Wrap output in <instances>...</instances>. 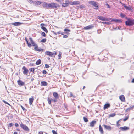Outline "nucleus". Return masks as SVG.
I'll list each match as a JSON object with an SVG mask.
<instances>
[{
    "label": "nucleus",
    "mask_w": 134,
    "mask_h": 134,
    "mask_svg": "<svg viewBox=\"0 0 134 134\" xmlns=\"http://www.w3.org/2000/svg\"><path fill=\"white\" fill-rule=\"evenodd\" d=\"M18 133L16 132H14V134H17Z\"/></svg>",
    "instance_id": "680f3d73"
},
{
    "label": "nucleus",
    "mask_w": 134,
    "mask_h": 134,
    "mask_svg": "<svg viewBox=\"0 0 134 134\" xmlns=\"http://www.w3.org/2000/svg\"><path fill=\"white\" fill-rule=\"evenodd\" d=\"M99 131L100 132L101 134H103L104 131L103 128L100 125H99Z\"/></svg>",
    "instance_id": "4be33fe9"
},
{
    "label": "nucleus",
    "mask_w": 134,
    "mask_h": 134,
    "mask_svg": "<svg viewBox=\"0 0 134 134\" xmlns=\"http://www.w3.org/2000/svg\"><path fill=\"white\" fill-rule=\"evenodd\" d=\"M79 7L80 8H82V9L84 8L85 7L84 5H80L79 6Z\"/></svg>",
    "instance_id": "37998d69"
},
{
    "label": "nucleus",
    "mask_w": 134,
    "mask_h": 134,
    "mask_svg": "<svg viewBox=\"0 0 134 134\" xmlns=\"http://www.w3.org/2000/svg\"><path fill=\"white\" fill-rule=\"evenodd\" d=\"M58 57L59 59H60L61 58V53H59L58 55Z\"/></svg>",
    "instance_id": "79ce46f5"
},
{
    "label": "nucleus",
    "mask_w": 134,
    "mask_h": 134,
    "mask_svg": "<svg viewBox=\"0 0 134 134\" xmlns=\"http://www.w3.org/2000/svg\"><path fill=\"white\" fill-rule=\"evenodd\" d=\"M123 5H124L125 8L126 10H132V8L131 6H129V7L125 5V4H122Z\"/></svg>",
    "instance_id": "f3484780"
},
{
    "label": "nucleus",
    "mask_w": 134,
    "mask_h": 134,
    "mask_svg": "<svg viewBox=\"0 0 134 134\" xmlns=\"http://www.w3.org/2000/svg\"><path fill=\"white\" fill-rule=\"evenodd\" d=\"M98 32H101V30H98Z\"/></svg>",
    "instance_id": "0e129e2a"
},
{
    "label": "nucleus",
    "mask_w": 134,
    "mask_h": 134,
    "mask_svg": "<svg viewBox=\"0 0 134 134\" xmlns=\"http://www.w3.org/2000/svg\"><path fill=\"white\" fill-rule=\"evenodd\" d=\"M52 100V99L51 97H48L47 101L48 102V103L49 104H51V101Z\"/></svg>",
    "instance_id": "bb28decb"
},
{
    "label": "nucleus",
    "mask_w": 134,
    "mask_h": 134,
    "mask_svg": "<svg viewBox=\"0 0 134 134\" xmlns=\"http://www.w3.org/2000/svg\"><path fill=\"white\" fill-rule=\"evenodd\" d=\"M57 99H55V98L54 99H52V101L54 102H56L57 101Z\"/></svg>",
    "instance_id": "603ef678"
},
{
    "label": "nucleus",
    "mask_w": 134,
    "mask_h": 134,
    "mask_svg": "<svg viewBox=\"0 0 134 134\" xmlns=\"http://www.w3.org/2000/svg\"><path fill=\"white\" fill-rule=\"evenodd\" d=\"M119 129L121 130L122 131H126L129 129V127L126 126L120 127Z\"/></svg>",
    "instance_id": "4468645a"
},
{
    "label": "nucleus",
    "mask_w": 134,
    "mask_h": 134,
    "mask_svg": "<svg viewBox=\"0 0 134 134\" xmlns=\"http://www.w3.org/2000/svg\"><path fill=\"white\" fill-rule=\"evenodd\" d=\"M57 4L54 2H51L48 4V7L50 8H56L57 7Z\"/></svg>",
    "instance_id": "39448f33"
},
{
    "label": "nucleus",
    "mask_w": 134,
    "mask_h": 134,
    "mask_svg": "<svg viewBox=\"0 0 134 134\" xmlns=\"http://www.w3.org/2000/svg\"><path fill=\"white\" fill-rule=\"evenodd\" d=\"M25 40L26 42L28 47H30L32 46L34 47V50L37 51L43 52L45 50L44 49H42L38 48L37 44L35 42L32 38L30 37L29 38V41L26 37H25Z\"/></svg>",
    "instance_id": "f257e3e1"
},
{
    "label": "nucleus",
    "mask_w": 134,
    "mask_h": 134,
    "mask_svg": "<svg viewBox=\"0 0 134 134\" xmlns=\"http://www.w3.org/2000/svg\"><path fill=\"white\" fill-rule=\"evenodd\" d=\"M96 121L95 120L92 121L90 123L89 126L92 127L94 126L95 124L96 123Z\"/></svg>",
    "instance_id": "dca6fc26"
},
{
    "label": "nucleus",
    "mask_w": 134,
    "mask_h": 134,
    "mask_svg": "<svg viewBox=\"0 0 134 134\" xmlns=\"http://www.w3.org/2000/svg\"><path fill=\"white\" fill-rule=\"evenodd\" d=\"M109 53L107 51H106V52L105 53V54H104V56L105 58H108V55H109Z\"/></svg>",
    "instance_id": "2f4dec72"
},
{
    "label": "nucleus",
    "mask_w": 134,
    "mask_h": 134,
    "mask_svg": "<svg viewBox=\"0 0 134 134\" xmlns=\"http://www.w3.org/2000/svg\"><path fill=\"white\" fill-rule=\"evenodd\" d=\"M21 127L24 130L26 131H29V129L27 126L24 125L21 122L20 124Z\"/></svg>",
    "instance_id": "423d86ee"
},
{
    "label": "nucleus",
    "mask_w": 134,
    "mask_h": 134,
    "mask_svg": "<svg viewBox=\"0 0 134 134\" xmlns=\"http://www.w3.org/2000/svg\"><path fill=\"white\" fill-rule=\"evenodd\" d=\"M21 107L23 111H24L25 110V108L24 107H23L22 105H21Z\"/></svg>",
    "instance_id": "4d7b16f0"
},
{
    "label": "nucleus",
    "mask_w": 134,
    "mask_h": 134,
    "mask_svg": "<svg viewBox=\"0 0 134 134\" xmlns=\"http://www.w3.org/2000/svg\"><path fill=\"white\" fill-rule=\"evenodd\" d=\"M97 18L99 20L103 21H107L109 20L108 18H105L102 16H98Z\"/></svg>",
    "instance_id": "6e6552de"
},
{
    "label": "nucleus",
    "mask_w": 134,
    "mask_h": 134,
    "mask_svg": "<svg viewBox=\"0 0 134 134\" xmlns=\"http://www.w3.org/2000/svg\"><path fill=\"white\" fill-rule=\"evenodd\" d=\"M42 73L43 74H45L47 73V71L45 70H43L42 71Z\"/></svg>",
    "instance_id": "8fccbe9b"
},
{
    "label": "nucleus",
    "mask_w": 134,
    "mask_h": 134,
    "mask_svg": "<svg viewBox=\"0 0 134 134\" xmlns=\"http://www.w3.org/2000/svg\"><path fill=\"white\" fill-rule=\"evenodd\" d=\"M27 1L30 3H32L33 2V1L32 0H27Z\"/></svg>",
    "instance_id": "09e8293b"
},
{
    "label": "nucleus",
    "mask_w": 134,
    "mask_h": 134,
    "mask_svg": "<svg viewBox=\"0 0 134 134\" xmlns=\"http://www.w3.org/2000/svg\"><path fill=\"white\" fill-rule=\"evenodd\" d=\"M83 119L84 121L85 122H87L88 121V120L87 118L85 117H83Z\"/></svg>",
    "instance_id": "7c9ffc66"
},
{
    "label": "nucleus",
    "mask_w": 134,
    "mask_h": 134,
    "mask_svg": "<svg viewBox=\"0 0 134 134\" xmlns=\"http://www.w3.org/2000/svg\"><path fill=\"white\" fill-rule=\"evenodd\" d=\"M134 108V106H133L127 108L125 110V112H127L131 110H132Z\"/></svg>",
    "instance_id": "a878e982"
},
{
    "label": "nucleus",
    "mask_w": 134,
    "mask_h": 134,
    "mask_svg": "<svg viewBox=\"0 0 134 134\" xmlns=\"http://www.w3.org/2000/svg\"><path fill=\"white\" fill-rule=\"evenodd\" d=\"M89 3L91 5H93L94 7V9H97L98 8V3L94 1H91L89 2Z\"/></svg>",
    "instance_id": "20e7f679"
},
{
    "label": "nucleus",
    "mask_w": 134,
    "mask_h": 134,
    "mask_svg": "<svg viewBox=\"0 0 134 134\" xmlns=\"http://www.w3.org/2000/svg\"><path fill=\"white\" fill-rule=\"evenodd\" d=\"M116 114L115 113H112L111 114H110V115H109V117H113L115 116L116 115Z\"/></svg>",
    "instance_id": "473e14b6"
},
{
    "label": "nucleus",
    "mask_w": 134,
    "mask_h": 134,
    "mask_svg": "<svg viewBox=\"0 0 134 134\" xmlns=\"http://www.w3.org/2000/svg\"><path fill=\"white\" fill-rule=\"evenodd\" d=\"M105 5L107 6V7L108 8H110V6L107 3L105 4Z\"/></svg>",
    "instance_id": "3c124183"
},
{
    "label": "nucleus",
    "mask_w": 134,
    "mask_h": 134,
    "mask_svg": "<svg viewBox=\"0 0 134 134\" xmlns=\"http://www.w3.org/2000/svg\"><path fill=\"white\" fill-rule=\"evenodd\" d=\"M119 98L121 101L123 102L125 101V98L124 95H120L119 96Z\"/></svg>",
    "instance_id": "ddd939ff"
},
{
    "label": "nucleus",
    "mask_w": 134,
    "mask_h": 134,
    "mask_svg": "<svg viewBox=\"0 0 134 134\" xmlns=\"http://www.w3.org/2000/svg\"><path fill=\"white\" fill-rule=\"evenodd\" d=\"M35 5H40L41 3V2L38 1H36L35 2Z\"/></svg>",
    "instance_id": "c85d7f7f"
},
{
    "label": "nucleus",
    "mask_w": 134,
    "mask_h": 134,
    "mask_svg": "<svg viewBox=\"0 0 134 134\" xmlns=\"http://www.w3.org/2000/svg\"><path fill=\"white\" fill-rule=\"evenodd\" d=\"M120 16L122 18H124L125 17V15L123 13H121L120 14Z\"/></svg>",
    "instance_id": "a18cd8bd"
},
{
    "label": "nucleus",
    "mask_w": 134,
    "mask_h": 134,
    "mask_svg": "<svg viewBox=\"0 0 134 134\" xmlns=\"http://www.w3.org/2000/svg\"><path fill=\"white\" fill-rule=\"evenodd\" d=\"M41 35L44 37H45L46 36V34L44 32H42L41 33Z\"/></svg>",
    "instance_id": "58836bf2"
},
{
    "label": "nucleus",
    "mask_w": 134,
    "mask_h": 134,
    "mask_svg": "<svg viewBox=\"0 0 134 134\" xmlns=\"http://www.w3.org/2000/svg\"><path fill=\"white\" fill-rule=\"evenodd\" d=\"M47 85L48 83L45 81H42L41 83V85L42 86H46Z\"/></svg>",
    "instance_id": "5701e85b"
},
{
    "label": "nucleus",
    "mask_w": 134,
    "mask_h": 134,
    "mask_svg": "<svg viewBox=\"0 0 134 134\" xmlns=\"http://www.w3.org/2000/svg\"><path fill=\"white\" fill-rule=\"evenodd\" d=\"M45 66L46 68H47L49 67V66L47 64H46L45 65Z\"/></svg>",
    "instance_id": "5fc2aeb1"
},
{
    "label": "nucleus",
    "mask_w": 134,
    "mask_h": 134,
    "mask_svg": "<svg viewBox=\"0 0 134 134\" xmlns=\"http://www.w3.org/2000/svg\"><path fill=\"white\" fill-rule=\"evenodd\" d=\"M64 31H68V32H70V30L69 29H67L65 28L64 29Z\"/></svg>",
    "instance_id": "c03bdc74"
},
{
    "label": "nucleus",
    "mask_w": 134,
    "mask_h": 134,
    "mask_svg": "<svg viewBox=\"0 0 134 134\" xmlns=\"http://www.w3.org/2000/svg\"><path fill=\"white\" fill-rule=\"evenodd\" d=\"M3 102H4V103L7 104L9 105L10 106H11V105H10V104H9L6 101H5L4 100H3Z\"/></svg>",
    "instance_id": "a19ab883"
},
{
    "label": "nucleus",
    "mask_w": 134,
    "mask_h": 134,
    "mask_svg": "<svg viewBox=\"0 0 134 134\" xmlns=\"http://www.w3.org/2000/svg\"><path fill=\"white\" fill-rule=\"evenodd\" d=\"M71 2H70L68 0H66L65 1V3H67V4L69 5H70Z\"/></svg>",
    "instance_id": "e433bc0d"
},
{
    "label": "nucleus",
    "mask_w": 134,
    "mask_h": 134,
    "mask_svg": "<svg viewBox=\"0 0 134 134\" xmlns=\"http://www.w3.org/2000/svg\"><path fill=\"white\" fill-rule=\"evenodd\" d=\"M30 72H32L34 73L35 72V69L34 68H31L30 69Z\"/></svg>",
    "instance_id": "f704fd0d"
},
{
    "label": "nucleus",
    "mask_w": 134,
    "mask_h": 134,
    "mask_svg": "<svg viewBox=\"0 0 134 134\" xmlns=\"http://www.w3.org/2000/svg\"><path fill=\"white\" fill-rule=\"evenodd\" d=\"M103 126L104 128H105V129H107L108 130H110L112 129L111 127L110 126H109L105 124H104L103 125Z\"/></svg>",
    "instance_id": "b1692460"
},
{
    "label": "nucleus",
    "mask_w": 134,
    "mask_h": 134,
    "mask_svg": "<svg viewBox=\"0 0 134 134\" xmlns=\"http://www.w3.org/2000/svg\"><path fill=\"white\" fill-rule=\"evenodd\" d=\"M69 5L67 4V3H63L62 6L63 7H66L68 6Z\"/></svg>",
    "instance_id": "72a5a7b5"
},
{
    "label": "nucleus",
    "mask_w": 134,
    "mask_h": 134,
    "mask_svg": "<svg viewBox=\"0 0 134 134\" xmlns=\"http://www.w3.org/2000/svg\"><path fill=\"white\" fill-rule=\"evenodd\" d=\"M15 126L16 127H18L19 126V125L18 123H15Z\"/></svg>",
    "instance_id": "6e6d98bb"
},
{
    "label": "nucleus",
    "mask_w": 134,
    "mask_h": 134,
    "mask_svg": "<svg viewBox=\"0 0 134 134\" xmlns=\"http://www.w3.org/2000/svg\"><path fill=\"white\" fill-rule=\"evenodd\" d=\"M47 40L46 38H43L40 41L42 43H45L46 41Z\"/></svg>",
    "instance_id": "c9c22d12"
},
{
    "label": "nucleus",
    "mask_w": 134,
    "mask_h": 134,
    "mask_svg": "<svg viewBox=\"0 0 134 134\" xmlns=\"http://www.w3.org/2000/svg\"><path fill=\"white\" fill-rule=\"evenodd\" d=\"M112 21H114L116 22H119L122 23V21L121 19H113Z\"/></svg>",
    "instance_id": "393cba45"
},
{
    "label": "nucleus",
    "mask_w": 134,
    "mask_h": 134,
    "mask_svg": "<svg viewBox=\"0 0 134 134\" xmlns=\"http://www.w3.org/2000/svg\"><path fill=\"white\" fill-rule=\"evenodd\" d=\"M18 85L20 86H22L25 84V83L23 82L21 80H19L17 81Z\"/></svg>",
    "instance_id": "a211bd4d"
},
{
    "label": "nucleus",
    "mask_w": 134,
    "mask_h": 134,
    "mask_svg": "<svg viewBox=\"0 0 134 134\" xmlns=\"http://www.w3.org/2000/svg\"><path fill=\"white\" fill-rule=\"evenodd\" d=\"M41 60L39 59H38V60H37L36 62V65H39L41 64Z\"/></svg>",
    "instance_id": "cd10ccee"
},
{
    "label": "nucleus",
    "mask_w": 134,
    "mask_h": 134,
    "mask_svg": "<svg viewBox=\"0 0 134 134\" xmlns=\"http://www.w3.org/2000/svg\"><path fill=\"white\" fill-rule=\"evenodd\" d=\"M22 69L24 70V71H23V74L25 75H27L28 72L29 71L27 69V68L25 66H24L23 67Z\"/></svg>",
    "instance_id": "9d476101"
},
{
    "label": "nucleus",
    "mask_w": 134,
    "mask_h": 134,
    "mask_svg": "<svg viewBox=\"0 0 134 134\" xmlns=\"http://www.w3.org/2000/svg\"><path fill=\"white\" fill-rule=\"evenodd\" d=\"M74 97L73 95V94L72 92H70V95L69 96V97Z\"/></svg>",
    "instance_id": "ea45409f"
},
{
    "label": "nucleus",
    "mask_w": 134,
    "mask_h": 134,
    "mask_svg": "<svg viewBox=\"0 0 134 134\" xmlns=\"http://www.w3.org/2000/svg\"><path fill=\"white\" fill-rule=\"evenodd\" d=\"M52 132L53 134H57V132L54 130H53Z\"/></svg>",
    "instance_id": "de8ad7c7"
},
{
    "label": "nucleus",
    "mask_w": 134,
    "mask_h": 134,
    "mask_svg": "<svg viewBox=\"0 0 134 134\" xmlns=\"http://www.w3.org/2000/svg\"><path fill=\"white\" fill-rule=\"evenodd\" d=\"M39 134H43V132L42 131H40L39 132Z\"/></svg>",
    "instance_id": "bf43d9fd"
},
{
    "label": "nucleus",
    "mask_w": 134,
    "mask_h": 134,
    "mask_svg": "<svg viewBox=\"0 0 134 134\" xmlns=\"http://www.w3.org/2000/svg\"><path fill=\"white\" fill-rule=\"evenodd\" d=\"M94 26L92 25H91L88 26H87L84 27L83 29L84 30H88L91 29L94 27Z\"/></svg>",
    "instance_id": "f8f14e48"
},
{
    "label": "nucleus",
    "mask_w": 134,
    "mask_h": 134,
    "mask_svg": "<svg viewBox=\"0 0 134 134\" xmlns=\"http://www.w3.org/2000/svg\"><path fill=\"white\" fill-rule=\"evenodd\" d=\"M85 88V86H84L83 87V89H84Z\"/></svg>",
    "instance_id": "69168bd1"
},
{
    "label": "nucleus",
    "mask_w": 134,
    "mask_h": 134,
    "mask_svg": "<svg viewBox=\"0 0 134 134\" xmlns=\"http://www.w3.org/2000/svg\"><path fill=\"white\" fill-rule=\"evenodd\" d=\"M53 96L55 99H58L59 98V95L56 92H53Z\"/></svg>",
    "instance_id": "6ab92c4d"
},
{
    "label": "nucleus",
    "mask_w": 134,
    "mask_h": 134,
    "mask_svg": "<svg viewBox=\"0 0 134 134\" xmlns=\"http://www.w3.org/2000/svg\"><path fill=\"white\" fill-rule=\"evenodd\" d=\"M80 2L78 1H75L73 2L71 1L70 5H79L80 4Z\"/></svg>",
    "instance_id": "9b49d317"
},
{
    "label": "nucleus",
    "mask_w": 134,
    "mask_h": 134,
    "mask_svg": "<svg viewBox=\"0 0 134 134\" xmlns=\"http://www.w3.org/2000/svg\"><path fill=\"white\" fill-rule=\"evenodd\" d=\"M58 2H61V0H55Z\"/></svg>",
    "instance_id": "13d9d810"
},
{
    "label": "nucleus",
    "mask_w": 134,
    "mask_h": 134,
    "mask_svg": "<svg viewBox=\"0 0 134 134\" xmlns=\"http://www.w3.org/2000/svg\"><path fill=\"white\" fill-rule=\"evenodd\" d=\"M23 24L22 23L19 22H15L13 23H11L12 24L15 26H18L20 25Z\"/></svg>",
    "instance_id": "2eb2a0df"
},
{
    "label": "nucleus",
    "mask_w": 134,
    "mask_h": 134,
    "mask_svg": "<svg viewBox=\"0 0 134 134\" xmlns=\"http://www.w3.org/2000/svg\"><path fill=\"white\" fill-rule=\"evenodd\" d=\"M45 53L46 55L52 57H54L57 54V53L55 51L52 52L48 51H47L45 52Z\"/></svg>",
    "instance_id": "7ed1b4c3"
},
{
    "label": "nucleus",
    "mask_w": 134,
    "mask_h": 134,
    "mask_svg": "<svg viewBox=\"0 0 134 134\" xmlns=\"http://www.w3.org/2000/svg\"><path fill=\"white\" fill-rule=\"evenodd\" d=\"M114 70V69L112 68L111 67H110L107 70V74L108 75L112 74Z\"/></svg>",
    "instance_id": "1a4fd4ad"
},
{
    "label": "nucleus",
    "mask_w": 134,
    "mask_h": 134,
    "mask_svg": "<svg viewBox=\"0 0 134 134\" xmlns=\"http://www.w3.org/2000/svg\"><path fill=\"white\" fill-rule=\"evenodd\" d=\"M13 124L12 123H10L8 124V127H10L13 125Z\"/></svg>",
    "instance_id": "4c0bfd02"
},
{
    "label": "nucleus",
    "mask_w": 134,
    "mask_h": 134,
    "mask_svg": "<svg viewBox=\"0 0 134 134\" xmlns=\"http://www.w3.org/2000/svg\"><path fill=\"white\" fill-rule=\"evenodd\" d=\"M46 25L44 23H41L40 24L41 28L46 33H47L48 31L47 30L44 26H46Z\"/></svg>",
    "instance_id": "0eeeda50"
},
{
    "label": "nucleus",
    "mask_w": 134,
    "mask_h": 134,
    "mask_svg": "<svg viewBox=\"0 0 134 134\" xmlns=\"http://www.w3.org/2000/svg\"><path fill=\"white\" fill-rule=\"evenodd\" d=\"M103 23H105L107 24H108V22H105V23L103 22Z\"/></svg>",
    "instance_id": "338daca9"
},
{
    "label": "nucleus",
    "mask_w": 134,
    "mask_h": 134,
    "mask_svg": "<svg viewBox=\"0 0 134 134\" xmlns=\"http://www.w3.org/2000/svg\"><path fill=\"white\" fill-rule=\"evenodd\" d=\"M34 100V98L32 96L29 99V103L30 105H31Z\"/></svg>",
    "instance_id": "aec40b11"
},
{
    "label": "nucleus",
    "mask_w": 134,
    "mask_h": 134,
    "mask_svg": "<svg viewBox=\"0 0 134 134\" xmlns=\"http://www.w3.org/2000/svg\"><path fill=\"white\" fill-rule=\"evenodd\" d=\"M58 34H61V35H63L64 34L63 33V32H62V33H59V32H58Z\"/></svg>",
    "instance_id": "e2e57ef3"
},
{
    "label": "nucleus",
    "mask_w": 134,
    "mask_h": 134,
    "mask_svg": "<svg viewBox=\"0 0 134 134\" xmlns=\"http://www.w3.org/2000/svg\"><path fill=\"white\" fill-rule=\"evenodd\" d=\"M125 18L127 19V21L125 22V24L128 26H132L134 24V20L130 18H127L126 17Z\"/></svg>",
    "instance_id": "f03ea898"
},
{
    "label": "nucleus",
    "mask_w": 134,
    "mask_h": 134,
    "mask_svg": "<svg viewBox=\"0 0 134 134\" xmlns=\"http://www.w3.org/2000/svg\"><path fill=\"white\" fill-rule=\"evenodd\" d=\"M121 119H120L119 120H118L117 122H116V126L117 127H119L120 126V124H119V122L120 121H121Z\"/></svg>",
    "instance_id": "c756f323"
},
{
    "label": "nucleus",
    "mask_w": 134,
    "mask_h": 134,
    "mask_svg": "<svg viewBox=\"0 0 134 134\" xmlns=\"http://www.w3.org/2000/svg\"><path fill=\"white\" fill-rule=\"evenodd\" d=\"M110 106V104L109 103H107L105 104L104 106L103 109L105 110L106 109H107L109 108Z\"/></svg>",
    "instance_id": "412c9836"
},
{
    "label": "nucleus",
    "mask_w": 134,
    "mask_h": 134,
    "mask_svg": "<svg viewBox=\"0 0 134 134\" xmlns=\"http://www.w3.org/2000/svg\"><path fill=\"white\" fill-rule=\"evenodd\" d=\"M131 82L132 83H134V78L133 79L132 81Z\"/></svg>",
    "instance_id": "052dcab7"
},
{
    "label": "nucleus",
    "mask_w": 134,
    "mask_h": 134,
    "mask_svg": "<svg viewBox=\"0 0 134 134\" xmlns=\"http://www.w3.org/2000/svg\"><path fill=\"white\" fill-rule=\"evenodd\" d=\"M68 37V36L67 35H63V37L64 38H67Z\"/></svg>",
    "instance_id": "864d4df0"
},
{
    "label": "nucleus",
    "mask_w": 134,
    "mask_h": 134,
    "mask_svg": "<svg viewBox=\"0 0 134 134\" xmlns=\"http://www.w3.org/2000/svg\"><path fill=\"white\" fill-rule=\"evenodd\" d=\"M128 117H126L125 118L123 119V120L124 121H126L128 119Z\"/></svg>",
    "instance_id": "49530a36"
},
{
    "label": "nucleus",
    "mask_w": 134,
    "mask_h": 134,
    "mask_svg": "<svg viewBox=\"0 0 134 134\" xmlns=\"http://www.w3.org/2000/svg\"><path fill=\"white\" fill-rule=\"evenodd\" d=\"M34 78H32V79H31V80H34Z\"/></svg>",
    "instance_id": "774afa93"
}]
</instances>
